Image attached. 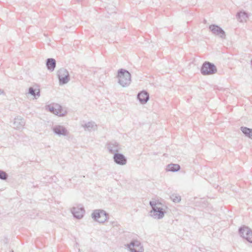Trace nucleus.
Returning a JSON list of instances; mask_svg holds the SVG:
<instances>
[{
    "label": "nucleus",
    "mask_w": 252,
    "mask_h": 252,
    "mask_svg": "<svg viewBox=\"0 0 252 252\" xmlns=\"http://www.w3.org/2000/svg\"><path fill=\"white\" fill-rule=\"evenodd\" d=\"M57 76L60 85L67 84L70 80V76L68 71L63 68L60 69L57 72Z\"/></svg>",
    "instance_id": "nucleus-3"
},
{
    "label": "nucleus",
    "mask_w": 252,
    "mask_h": 252,
    "mask_svg": "<svg viewBox=\"0 0 252 252\" xmlns=\"http://www.w3.org/2000/svg\"><path fill=\"white\" fill-rule=\"evenodd\" d=\"M181 167L178 164H169L167 166L166 170L170 172H177L180 170Z\"/></svg>",
    "instance_id": "nucleus-18"
},
{
    "label": "nucleus",
    "mask_w": 252,
    "mask_h": 252,
    "mask_svg": "<svg viewBox=\"0 0 252 252\" xmlns=\"http://www.w3.org/2000/svg\"><path fill=\"white\" fill-rule=\"evenodd\" d=\"M46 67L49 71L52 72L54 70L56 66V61L53 58H48L46 62Z\"/></svg>",
    "instance_id": "nucleus-14"
},
{
    "label": "nucleus",
    "mask_w": 252,
    "mask_h": 252,
    "mask_svg": "<svg viewBox=\"0 0 252 252\" xmlns=\"http://www.w3.org/2000/svg\"><path fill=\"white\" fill-rule=\"evenodd\" d=\"M29 94L31 95L36 97H39L40 96V90L38 88H33V87H30L29 89Z\"/></svg>",
    "instance_id": "nucleus-19"
},
{
    "label": "nucleus",
    "mask_w": 252,
    "mask_h": 252,
    "mask_svg": "<svg viewBox=\"0 0 252 252\" xmlns=\"http://www.w3.org/2000/svg\"><path fill=\"white\" fill-rule=\"evenodd\" d=\"M217 68L215 64L209 62H205L202 64L201 73L203 75H209L216 73Z\"/></svg>",
    "instance_id": "nucleus-2"
},
{
    "label": "nucleus",
    "mask_w": 252,
    "mask_h": 252,
    "mask_svg": "<svg viewBox=\"0 0 252 252\" xmlns=\"http://www.w3.org/2000/svg\"><path fill=\"white\" fill-rule=\"evenodd\" d=\"M4 93V91L3 90L0 89V94H3Z\"/></svg>",
    "instance_id": "nucleus-28"
},
{
    "label": "nucleus",
    "mask_w": 252,
    "mask_h": 252,
    "mask_svg": "<svg viewBox=\"0 0 252 252\" xmlns=\"http://www.w3.org/2000/svg\"><path fill=\"white\" fill-rule=\"evenodd\" d=\"M236 17L239 22H243L244 21H246L248 18V14L246 11L242 10L238 12Z\"/></svg>",
    "instance_id": "nucleus-15"
},
{
    "label": "nucleus",
    "mask_w": 252,
    "mask_h": 252,
    "mask_svg": "<svg viewBox=\"0 0 252 252\" xmlns=\"http://www.w3.org/2000/svg\"><path fill=\"white\" fill-rule=\"evenodd\" d=\"M127 247L131 252H143L144 249L140 241L132 240L127 245Z\"/></svg>",
    "instance_id": "nucleus-7"
},
{
    "label": "nucleus",
    "mask_w": 252,
    "mask_h": 252,
    "mask_svg": "<svg viewBox=\"0 0 252 252\" xmlns=\"http://www.w3.org/2000/svg\"><path fill=\"white\" fill-rule=\"evenodd\" d=\"M117 77L119 84L123 87H128L131 83V74L126 69L122 68L119 69Z\"/></svg>",
    "instance_id": "nucleus-1"
},
{
    "label": "nucleus",
    "mask_w": 252,
    "mask_h": 252,
    "mask_svg": "<svg viewBox=\"0 0 252 252\" xmlns=\"http://www.w3.org/2000/svg\"><path fill=\"white\" fill-rule=\"evenodd\" d=\"M85 130L88 131L95 130L97 128L96 125L94 122H89L83 126Z\"/></svg>",
    "instance_id": "nucleus-16"
},
{
    "label": "nucleus",
    "mask_w": 252,
    "mask_h": 252,
    "mask_svg": "<svg viewBox=\"0 0 252 252\" xmlns=\"http://www.w3.org/2000/svg\"><path fill=\"white\" fill-rule=\"evenodd\" d=\"M137 97L141 104H145L149 99V94L146 91H142L138 94Z\"/></svg>",
    "instance_id": "nucleus-13"
},
{
    "label": "nucleus",
    "mask_w": 252,
    "mask_h": 252,
    "mask_svg": "<svg viewBox=\"0 0 252 252\" xmlns=\"http://www.w3.org/2000/svg\"><path fill=\"white\" fill-rule=\"evenodd\" d=\"M209 29L213 35L219 37L221 39L226 38L225 32L218 25L212 24L209 27Z\"/></svg>",
    "instance_id": "nucleus-4"
},
{
    "label": "nucleus",
    "mask_w": 252,
    "mask_h": 252,
    "mask_svg": "<svg viewBox=\"0 0 252 252\" xmlns=\"http://www.w3.org/2000/svg\"><path fill=\"white\" fill-rule=\"evenodd\" d=\"M11 252H14L13 251H12Z\"/></svg>",
    "instance_id": "nucleus-29"
},
{
    "label": "nucleus",
    "mask_w": 252,
    "mask_h": 252,
    "mask_svg": "<svg viewBox=\"0 0 252 252\" xmlns=\"http://www.w3.org/2000/svg\"><path fill=\"white\" fill-rule=\"evenodd\" d=\"M239 233L242 237L248 242L252 243V230L248 226H243L240 227Z\"/></svg>",
    "instance_id": "nucleus-5"
},
{
    "label": "nucleus",
    "mask_w": 252,
    "mask_h": 252,
    "mask_svg": "<svg viewBox=\"0 0 252 252\" xmlns=\"http://www.w3.org/2000/svg\"><path fill=\"white\" fill-rule=\"evenodd\" d=\"M150 205L152 208V210H154L155 208H157L160 206L161 204L160 203H157L156 201H150Z\"/></svg>",
    "instance_id": "nucleus-26"
},
{
    "label": "nucleus",
    "mask_w": 252,
    "mask_h": 252,
    "mask_svg": "<svg viewBox=\"0 0 252 252\" xmlns=\"http://www.w3.org/2000/svg\"><path fill=\"white\" fill-rule=\"evenodd\" d=\"M171 199L175 203H179L181 201V196L177 193L172 194L170 196Z\"/></svg>",
    "instance_id": "nucleus-24"
},
{
    "label": "nucleus",
    "mask_w": 252,
    "mask_h": 252,
    "mask_svg": "<svg viewBox=\"0 0 252 252\" xmlns=\"http://www.w3.org/2000/svg\"><path fill=\"white\" fill-rule=\"evenodd\" d=\"M101 210H95L92 214V218L96 221H97L101 217Z\"/></svg>",
    "instance_id": "nucleus-21"
},
{
    "label": "nucleus",
    "mask_w": 252,
    "mask_h": 252,
    "mask_svg": "<svg viewBox=\"0 0 252 252\" xmlns=\"http://www.w3.org/2000/svg\"><path fill=\"white\" fill-rule=\"evenodd\" d=\"M165 211L159 206L157 208H155L154 210H151L150 212V216L155 219H161L165 214Z\"/></svg>",
    "instance_id": "nucleus-8"
},
{
    "label": "nucleus",
    "mask_w": 252,
    "mask_h": 252,
    "mask_svg": "<svg viewBox=\"0 0 252 252\" xmlns=\"http://www.w3.org/2000/svg\"><path fill=\"white\" fill-rule=\"evenodd\" d=\"M59 106L60 108H56L55 110V115L59 116L60 117H63L65 116L66 114V111L64 110L63 109L62 107L59 104Z\"/></svg>",
    "instance_id": "nucleus-20"
},
{
    "label": "nucleus",
    "mask_w": 252,
    "mask_h": 252,
    "mask_svg": "<svg viewBox=\"0 0 252 252\" xmlns=\"http://www.w3.org/2000/svg\"><path fill=\"white\" fill-rule=\"evenodd\" d=\"M52 130L55 134L59 136H66L68 132L65 127L60 125H56L52 127Z\"/></svg>",
    "instance_id": "nucleus-11"
},
{
    "label": "nucleus",
    "mask_w": 252,
    "mask_h": 252,
    "mask_svg": "<svg viewBox=\"0 0 252 252\" xmlns=\"http://www.w3.org/2000/svg\"><path fill=\"white\" fill-rule=\"evenodd\" d=\"M85 212L84 208L81 205L77 207H73L71 209V213L74 217L78 219L83 218Z\"/></svg>",
    "instance_id": "nucleus-10"
},
{
    "label": "nucleus",
    "mask_w": 252,
    "mask_h": 252,
    "mask_svg": "<svg viewBox=\"0 0 252 252\" xmlns=\"http://www.w3.org/2000/svg\"><path fill=\"white\" fill-rule=\"evenodd\" d=\"M107 150L111 154L118 153L121 150L120 144L115 141L108 142L106 145Z\"/></svg>",
    "instance_id": "nucleus-6"
},
{
    "label": "nucleus",
    "mask_w": 252,
    "mask_h": 252,
    "mask_svg": "<svg viewBox=\"0 0 252 252\" xmlns=\"http://www.w3.org/2000/svg\"><path fill=\"white\" fill-rule=\"evenodd\" d=\"M8 174L4 171L0 170V179L2 180H6L8 179Z\"/></svg>",
    "instance_id": "nucleus-25"
},
{
    "label": "nucleus",
    "mask_w": 252,
    "mask_h": 252,
    "mask_svg": "<svg viewBox=\"0 0 252 252\" xmlns=\"http://www.w3.org/2000/svg\"><path fill=\"white\" fill-rule=\"evenodd\" d=\"M108 215L104 210H101V217L98 220L97 222L99 223H103L108 219Z\"/></svg>",
    "instance_id": "nucleus-22"
},
{
    "label": "nucleus",
    "mask_w": 252,
    "mask_h": 252,
    "mask_svg": "<svg viewBox=\"0 0 252 252\" xmlns=\"http://www.w3.org/2000/svg\"><path fill=\"white\" fill-rule=\"evenodd\" d=\"M113 159L115 163L120 165H125L127 163L126 158L121 153H115Z\"/></svg>",
    "instance_id": "nucleus-9"
},
{
    "label": "nucleus",
    "mask_w": 252,
    "mask_h": 252,
    "mask_svg": "<svg viewBox=\"0 0 252 252\" xmlns=\"http://www.w3.org/2000/svg\"><path fill=\"white\" fill-rule=\"evenodd\" d=\"M241 130L243 133L249 138L252 139V129L245 126H241Z\"/></svg>",
    "instance_id": "nucleus-17"
},
{
    "label": "nucleus",
    "mask_w": 252,
    "mask_h": 252,
    "mask_svg": "<svg viewBox=\"0 0 252 252\" xmlns=\"http://www.w3.org/2000/svg\"><path fill=\"white\" fill-rule=\"evenodd\" d=\"M60 108L58 104H53V105H49L46 107V109H48L51 113L55 114L56 108Z\"/></svg>",
    "instance_id": "nucleus-23"
},
{
    "label": "nucleus",
    "mask_w": 252,
    "mask_h": 252,
    "mask_svg": "<svg viewBox=\"0 0 252 252\" xmlns=\"http://www.w3.org/2000/svg\"><path fill=\"white\" fill-rule=\"evenodd\" d=\"M25 120L21 116L15 118L13 122V127L18 130H21L25 125Z\"/></svg>",
    "instance_id": "nucleus-12"
},
{
    "label": "nucleus",
    "mask_w": 252,
    "mask_h": 252,
    "mask_svg": "<svg viewBox=\"0 0 252 252\" xmlns=\"http://www.w3.org/2000/svg\"><path fill=\"white\" fill-rule=\"evenodd\" d=\"M111 223L113 226L117 225V222L116 221H112Z\"/></svg>",
    "instance_id": "nucleus-27"
}]
</instances>
